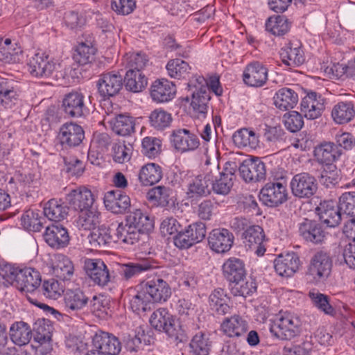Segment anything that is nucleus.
Masks as SVG:
<instances>
[{"instance_id":"24","label":"nucleus","mask_w":355,"mask_h":355,"mask_svg":"<svg viewBox=\"0 0 355 355\" xmlns=\"http://www.w3.org/2000/svg\"><path fill=\"white\" fill-rule=\"evenodd\" d=\"M44 238L46 243L55 249L67 247L70 240L67 230L58 224H52L47 226L44 234Z\"/></svg>"},{"instance_id":"11","label":"nucleus","mask_w":355,"mask_h":355,"mask_svg":"<svg viewBox=\"0 0 355 355\" xmlns=\"http://www.w3.org/2000/svg\"><path fill=\"white\" fill-rule=\"evenodd\" d=\"M291 188L295 197L309 198L317 191V184L314 177L309 173H302L293 178Z\"/></svg>"},{"instance_id":"21","label":"nucleus","mask_w":355,"mask_h":355,"mask_svg":"<svg viewBox=\"0 0 355 355\" xmlns=\"http://www.w3.org/2000/svg\"><path fill=\"white\" fill-rule=\"evenodd\" d=\"M42 277L38 270L33 268H24L18 272L15 286L21 292L32 293L39 288Z\"/></svg>"},{"instance_id":"3","label":"nucleus","mask_w":355,"mask_h":355,"mask_svg":"<svg viewBox=\"0 0 355 355\" xmlns=\"http://www.w3.org/2000/svg\"><path fill=\"white\" fill-rule=\"evenodd\" d=\"M149 322L156 330L166 333L169 337L182 342L184 335L179 324L175 323L174 317L166 309L159 308L150 315Z\"/></svg>"},{"instance_id":"28","label":"nucleus","mask_w":355,"mask_h":355,"mask_svg":"<svg viewBox=\"0 0 355 355\" xmlns=\"http://www.w3.org/2000/svg\"><path fill=\"white\" fill-rule=\"evenodd\" d=\"M33 330L35 332L34 340L39 343L41 353L45 354L50 352L52 349L51 344L52 327L47 324L44 320H38L34 324Z\"/></svg>"},{"instance_id":"2","label":"nucleus","mask_w":355,"mask_h":355,"mask_svg":"<svg viewBox=\"0 0 355 355\" xmlns=\"http://www.w3.org/2000/svg\"><path fill=\"white\" fill-rule=\"evenodd\" d=\"M187 85L189 90L191 92V105L193 111L198 114V118H205L207 113V105L211 98L207 80L203 76H196L189 80Z\"/></svg>"},{"instance_id":"39","label":"nucleus","mask_w":355,"mask_h":355,"mask_svg":"<svg viewBox=\"0 0 355 355\" xmlns=\"http://www.w3.org/2000/svg\"><path fill=\"white\" fill-rule=\"evenodd\" d=\"M210 182H213L212 171L207 173L203 179L200 176H198L193 182L189 184L187 195L190 198H203L206 197L210 193Z\"/></svg>"},{"instance_id":"35","label":"nucleus","mask_w":355,"mask_h":355,"mask_svg":"<svg viewBox=\"0 0 355 355\" xmlns=\"http://www.w3.org/2000/svg\"><path fill=\"white\" fill-rule=\"evenodd\" d=\"M248 329L247 321L239 315L225 318L221 324V329L229 337H240L245 334Z\"/></svg>"},{"instance_id":"49","label":"nucleus","mask_w":355,"mask_h":355,"mask_svg":"<svg viewBox=\"0 0 355 355\" xmlns=\"http://www.w3.org/2000/svg\"><path fill=\"white\" fill-rule=\"evenodd\" d=\"M211 347V342L208 336L200 332L193 336L189 347L190 355H209Z\"/></svg>"},{"instance_id":"15","label":"nucleus","mask_w":355,"mask_h":355,"mask_svg":"<svg viewBox=\"0 0 355 355\" xmlns=\"http://www.w3.org/2000/svg\"><path fill=\"white\" fill-rule=\"evenodd\" d=\"M28 71L35 77H49L57 69V64L48 55L36 53L29 59Z\"/></svg>"},{"instance_id":"52","label":"nucleus","mask_w":355,"mask_h":355,"mask_svg":"<svg viewBox=\"0 0 355 355\" xmlns=\"http://www.w3.org/2000/svg\"><path fill=\"white\" fill-rule=\"evenodd\" d=\"M231 293L234 296L246 297L252 295L257 291V283L254 278L249 277L236 281L231 286Z\"/></svg>"},{"instance_id":"51","label":"nucleus","mask_w":355,"mask_h":355,"mask_svg":"<svg viewBox=\"0 0 355 355\" xmlns=\"http://www.w3.org/2000/svg\"><path fill=\"white\" fill-rule=\"evenodd\" d=\"M162 178L161 167L155 163L144 166L139 173V179L144 184H154Z\"/></svg>"},{"instance_id":"46","label":"nucleus","mask_w":355,"mask_h":355,"mask_svg":"<svg viewBox=\"0 0 355 355\" xmlns=\"http://www.w3.org/2000/svg\"><path fill=\"white\" fill-rule=\"evenodd\" d=\"M10 336L14 343L18 345L28 344L32 338V331L28 324L23 321L14 323L10 329Z\"/></svg>"},{"instance_id":"9","label":"nucleus","mask_w":355,"mask_h":355,"mask_svg":"<svg viewBox=\"0 0 355 355\" xmlns=\"http://www.w3.org/2000/svg\"><path fill=\"white\" fill-rule=\"evenodd\" d=\"M84 268L87 275L97 285L104 286L112 281V274L103 261L100 259H87Z\"/></svg>"},{"instance_id":"27","label":"nucleus","mask_w":355,"mask_h":355,"mask_svg":"<svg viewBox=\"0 0 355 355\" xmlns=\"http://www.w3.org/2000/svg\"><path fill=\"white\" fill-rule=\"evenodd\" d=\"M243 242L249 248L255 249L258 256H262L266 252V248L262 243L265 239V234L263 228L259 225H251L248 227L242 235Z\"/></svg>"},{"instance_id":"19","label":"nucleus","mask_w":355,"mask_h":355,"mask_svg":"<svg viewBox=\"0 0 355 355\" xmlns=\"http://www.w3.org/2000/svg\"><path fill=\"white\" fill-rule=\"evenodd\" d=\"M157 268L156 263L150 259H137L119 265V273L126 281L140 274Z\"/></svg>"},{"instance_id":"14","label":"nucleus","mask_w":355,"mask_h":355,"mask_svg":"<svg viewBox=\"0 0 355 355\" xmlns=\"http://www.w3.org/2000/svg\"><path fill=\"white\" fill-rule=\"evenodd\" d=\"M239 173L245 182H259L265 180V164L258 157L245 159L239 168Z\"/></svg>"},{"instance_id":"58","label":"nucleus","mask_w":355,"mask_h":355,"mask_svg":"<svg viewBox=\"0 0 355 355\" xmlns=\"http://www.w3.org/2000/svg\"><path fill=\"white\" fill-rule=\"evenodd\" d=\"M162 141L153 137H146L141 143V152L148 158H155L161 152Z\"/></svg>"},{"instance_id":"31","label":"nucleus","mask_w":355,"mask_h":355,"mask_svg":"<svg viewBox=\"0 0 355 355\" xmlns=\"http://www.w3.org/2000/svg\"><path fill=\"white\" fill-rule=\"evenodd\" d=\"M299 232L304 240L314 244L321 243L325 237L322 225L315 220L306 219L300 224Z\"/></svg>"},{"instance_id":"63","label":"nucleus","mask_w":355,"mask_h":355,"mask_svg":"<svg viewBox=\"0 0 355 355\" xmlns=\"http://www.w3.org/2000/svg\"><path fill=\"white\" fill-rule=\"evenodd\" d=\"M136 7L135 0H112V8L116 12L126 15L131 13Z\"/></svg>"},{"instance_id":"26","label":"nucleus","mask_w":355,"mask_h":355,"mask_svg":"<svg viewBox=\"0 0 355 355\" xmlns=\"http://www.w3.org/2000/svg\"><path fill=\"white\" fill-rule=\"evenodd\" d=\"M222 270L225 279L232 284L247 275L244 261L236 257L227 259L223 264Z\"/></svg>"},{"instance_id":"55","label":"nucleus","mask_w":355,"mask_h":355,"mask_svg":"<svg viewBox=\"0 0 355 355\" xmlns=\"http://www.w3.org/2000/svg\"><path fill=\"white\" fill-rule=\"evenodd\" d=\"M105 227L92 229L88 236L92 247L94 248H105L110 243L113 236L110 235Z\"/></svg>"},{"instance_id":"61","label":"nucleus","mask_w":355,"mask_h":355,"mask_svg":"<svg viewBox=\"0 0 355 355\" xmlns=\"http://www.w3.org/2000/svg\"><path fill=\"white\" fill-rule=\"evenodd\" d=\"M42 293L48 298L55 300L63 292L58 280L50 279L44 282L42 284Z\"/></svg>"},{"instance_id":"54","label":"nucleus","mask_w":355,"mask_h":355,"mask_svg":"<svg viewBox=\"0 0 355 355\" xmlns=\"http://www.w3.org/2000/svg\"><path fill=\"white\" fill-rule=\"evenodd\" d=\"M148 118L150 125L159 130L168 128L173 120L171 114L162 109H155Z\"/></svg>"},{"instance_id":"7","label":"nucleus","mask_w":355,"mask_h":355,"mask_svg":"<svg viewBox=\"0 0 355 355\" xmlns=\"http://www.w3.org/2000/svg\"><path fill=\"white\" fill-rule=\"evenodd\" d=\"M85 137L83 128L77 123L70 122L63 124L57 137L58 144L62 149L79 146Z\"/></svg>"},{"instance_id":"56","label":"nucleus","mask_w":355,"mask_h":355,"mask_svg":"<svg viewBox=\"0 0 355 355\" xmlns=\"http://www.w3.org/2000/svg\"><path fill=\"white\" fill-rule=\"evenodd\" d=\"M166 69L171 78L180 79L186 77L191 67L185 61L180 59H175L168 62Z\"/></svg>"},{"instance_id":"6","label":"nucleus","mask_w":355,"mask_h":355,"mask_svg":"<svg viewBox=\"0 0 355 355\" xmlns=\"http://www.w3.org/2000/svg\"><path fill=\"white\" fill-rule=\"evenodd\" d=\"M62 109L68 117L71 118L85 117L89 113L85 95L76 90H73L64 96Z\"/></svg>"},{"instance_id":"5","label":"nucleus","mask_w":355,"mask_h":355,"mask_svg":"<svg viewBox=\"0 0 355 355\" xmlns=\"http://www.w3.org/2000/svg\"><path fill=\"white\" fill-rule=\"evenodd\" d=\"M94 201H69L75 211L78 212L76 223L79 229L92 230L100 223V212Z\"/></svg>"},{"instance_id":"12","label":"nucleus","mask_w":355,"mask_h":355,"mask_svg":"<svg viewBox=\"0 0 355 355\" xmlns=\"http://www.w3.org/2000/svg\"><path fill=\"white\" fill-rule=\"evenodd\" d=\"M343 207H340L338 201H320L315 208V212L319 216L320 220L328 227H334L339 225Z\"/></svg>"},{"instance_id":"44","label":"nucleus","mask_w":355,"mask_h":355,"mask_svg":"<svg viewBox=\"0 0 355 355\" xmlns=\"http://www.w3.org/2000/svg\"><path fill=\"white\" fill-rule=\"evenodd\" d=\"M279 54L282 62L291 68L301 65L305 60L303 51L300 46H285L281 49Z\"/></svg>"},{"instance_id":"4","label":"nucleus","mask_w":355,"mask_h":355,"mask_svg":"<svg viewBox=\"0 0 355 355\" xmlns=\"http://www.w3.org/2000/svg\"><path fill=\"white\" fill-rule=\"evenodd\" d=\"M302 330L300 318L293 313H286L270 325V331L280 340H291L300 336Z\"/></svg>"},{"instance_id":"60","label":"nucleus","mask_w":355,"mask_h":355,"mask_svg":"<svg viewBox=\"0 0 355 355\" xmlns=\"http://www.w3.org/2000/svg\"><path fill=\"white\" fill-rule=\"evenodd\" d=\"M284 123L287 130L291 132L299 131L304 125V120L301 114L291 111L284 115Z\"/></svg>"},{"instance_id":"64","label":"nucleus","mask_w":355,"mask_h":355,"mask_svg":"<svg viewBox=\"0 0 355 355\" xmlns=\"http://www.w3.org/2000/svg\"><path fill=\"white\" fill-rule=\"evenodd\" d=\"M128 66L130 69L141 71L147 64L148 60L144 53H133L128 58Z\"/></svg>"},{"instance_id":"48","label":"nucleus","mask_w":355,"mask_h":355,"mask_svg":"<svg viewBox=\"0 0 355 355\" xmlns=\"http://www.w3.org/2000/svg\"><path fill=\"white\" fill-rule=\"evenodd\" d=\"M265 26L268 32L280 37L288 32L291 22L284 15H273L267 19Z\"/></svg>"},{"instance_id":"13","label":"nucleus","mask_w":355,"mask_h":355,"mask_svg":"<svg viewBox=\"0 0 355 355\" xmlns=\"http://www.w3.org/2000/svg\"><path fill=\"white\" fill-rule=\"evenodd\" d=\"M89 297L80 288L67 290L63 297V306L67 313L77 315L88 307Z\"/></svg>"},{"instance_id":"17","label":"nucleus","mask_w":355,"mask_h":355,"mask_svg":"<svg viewBox=\"0 0 355 355\" xmlns=\"http://www.w3.org/2000/svg\"><path fill=\"white\" fill-rule=\"evenodd\" d=\"M300 265L299 256L293 252L281 254L274 260V268L282 277H292L299 270Z\"/></svg>"},{"instance_id":"42","label":"nucleus","mask_w":355,"mask_h":355,"mask_svg":"<svg viewBox=\"0 0 355 355\" xmlns=\"http://www.w3.org/2000/svg\"><path fill=\"white\" fill-rule=\"evenodd\" d=\"M288 191L286 187L281 182H269L263 186L259 192V200H287Z\"/></svg>"},{"instance_id":"23","label":"nucleus","mask_w":355,"mask_h":355,"mask_svg":"<svg viewBox=\"0 0 355 355\" xmlns=\"http://www.w3.org/2000/svg\"><path fill=\"white\" fill-rule=\"evenodd\" d=\"M268 69L259 62L248 64L243 73L245 84L250 87H261L268 80Z\"/></svg>"},{"instance_id":"62","label":"nucleus","mask_w":355,"mask_h":355,"mask_svg":"<svg viewBox=\"0 0 355 355\" xmlns=\"http://www.w3.org/2000/svg\"><path fill=\"white\" fill-rule=\"evenodd\" d=\"M187 233L194 244L201 242L206 236V226L202 222H197L189 225L187 227Z\"/></svg>"},{"instance_id":"8","label":"nucleus","mask_w":355,"mask_h":355,"mask_svg":"<svg viewBox=\"0 0 355 355\" xmlns=\"http://www.w3.org/2000/svg\"><path fill=\"white\" fill-rule=\"evenodd\" d=\"M171 142L175 149L181 153L194 151L200 144L198 137L186 128L174 130L171 134Z\"/></svg>"},{"instance_id":"38","label":"nucleus","mask_w":355,"mask_h":355,"mask_svg":"<svg viewBox=\"0 0 355 355\" xmlns=\"http://www.w3.org/2000/svg\"><path fill=\"white\" fill-rule=\"evenodd\" d=\"M275 105L282 110L293 108L298 102V95L292 89L283 87L279 89L273 97Z\"/></svg>"},{"instance_id":"37","label":"nucleus","mask_w":355,"mask_h":355,"mask_svg":"<svg viewBox=\"0 0 355 355\" xmlns=\"http://www.w3.org/2000/svg\"><path fill=\"white\" fill-rule=\"evenodd\" d=\"M123 84L128 91L138 93L146 88L148 84V79L141 71L129 69L123 78Z\"/></svg>"},{"instance_id":"22","label":"nucleus","mask_w":355,"mask_h":355,"mask_svg":"<svg viewBox=\"0 0 355 355\" xmlns=\"http://www.w3.org/2000/svg\"><path fill=\"white\" fill-rule=\"evenodd\" d=\"M234 243L233 234L227 229L213 230L209 235L208 243L210 248L217 253L228 252Z\"/></svg>"},{"instance_id":"53","label":"nucleus","mask_w":355,"mask_h":355,"mask_svg":"<svg viewBox=\"0 0 355 355\" xmlns=\"http://www.w3.org/2000/svg\"><path fill=\"white\" fill-rule=\"evenodd\" d=\"M129 303L131 309L135 313L139 314L150 309L152 300L142 286L141 290L137 291V293L132 297Z\"/></svg>"},{"instance_id":"59","label":"nucleus","mask_w":355,"mask_h":355,"mask_svg":"<svg viewBox=\"0 0 355 355\" xmlns=\"http://www.w3.org/2000/svg\"><path fill=\"white\" fill-rule=\"evenodd\" d=\"M309 296L313 304L319 310L327 315H333L334 309L329 304V298L327 295L318 291H310Z\"/></svg>"},{"instance_id":"32","label":"nucleus","mask_w":355,"mask_h":355,"mask_svg":"<svg viewBox=\"0 0 355 355\" xmlns=\"http://www.w3.org/2000/svg\"><path fill=\"white\" fill-rule=\"evenodd\" d=\"M127 223L132 226L141 235L148 233L154 228V221L148 215L144 214L138 209L130 212L125 218Z\"/></svg>"},{"instance_id":"25","label":"nucleus","mask_w":355,"mask_h":355,"mask_svg":"<svg viewBox=\"0 0 355 355\" xmlns=\"http://www.w3.org/2000/svg\"><path fill=\"white\" fill-rule=\"evenodd\" d=\"M175 85L166 79H158L150 86V96L157 103H166L175 96Z\"/></svg>"},{"instance_id":"30","label":"nucleus","mask_w":355,"mask_h":355,"mask_svg":"<svg viewBox=\"0 0 355 355\" xmlns=\"http://www.w3.org/2000/svg\"><path fill=\"white\" fill-rule=\"evenodd\" d=\"M218 166L212 171L213 182H210L214 191L218 194L226 195L233 185L232 179L234 173L232 170L225 169L223 172L218 171Z\"/></svg>"},{"instance_id":"43","label":"nucleus","mask_w":355,"mask_h":355,"mask_svg":"<svg viewBox=\"0 0 355 355\" xmlns=\"http://www.w3.org/2000/svg\"><path fill=\"white\" fill-rule=\"evenodd\" d=\"M45 218L50 220L60 221L66 218L69 207L64 201H47L43 207Z\"/></svg>"},{"instance_id":"33","label":"nucleus","mask_w":355,"mask_h":355,"mask_svg":"<svg viewBox=\"0 0 355 355\" xmlns=\"http://www.w3.org/2000/svg\"><path fill=\"white\" fill-rule=\"evenodd\" d=\"M300 107L302 113L307 119L310 120L320 116L324 109L323 103L317 98L315 92L309 93L304 96L301 101Z\"/></svg>"},{"instance_id":"20","label":"nucleus","mask_w":355,"mask_h":355,"mask_svg":"<svg viewBox=\"0 0 355 355\" xmlns=\"http://www.w3.org/2000/svg\"><path fill=\"white\" fill-rule=\"evenodd\" d=\"M143 287L150 297L152 302H164L171 295L168 284L159 277L147 281Z\"/></svg>"},{"instance_id":"16","label":"nucleus","mask_w":355,"mask_h":355,"mask_svg":"<svg viewBox=\"0 0 355 355\" xmlns=\"http://www.w3.org/2000/svg\"><path fill=\"white\" fill-rule=\"evenodd\" d=\"M341 154V149L332 142L322 143L314 149V156L317 161L326 165L330 171H334L336 168L333 163L338 159Z\"/></svg>"},{"instance_id":"34","label":"nucleus","mask_w":355,"mask_h":355,"mask_svg":"<svg viewBox=\"0 0 355 355\" xmlns=\"http://www.w3.org/2000/svg\"><path fill=\"white\" fill-rule=\"evenodd\" d=\"M18 96L15 81L0 77V105L6 109L11 108Z\"/></svg>"},{"instance_id":"10","label":"nucleus","mask_w":355,"mask_h":355,"mask_svg":"<svg viewBox=\"0 0 355 355\" xmlns=\"http://www.w3.org/2000/svg\"><path fill=\"white\" fill-rule=\"evenodd\" d=\"M123 80L122 76L116 73L101 74L96 84L98 94L103 99L116 95L122 89Z\"/></svg>"},{"instance_id":"47","label":"nucleus","mask_w":355,"mask_h":355,"mask_svg":"<svg viewBox=\"0 0 355 355\" xmlns=\"http://www.w3.org/2000/svg\"><path fill=\"white\" fill-rule=\"evenodd\" d=\"M141 234L125 222L118 223L114 232V241L132 245L140 239Z\"/></svg>"},{"instance_id":"1","label":"nucleus","mask_w":355,"mask_h":355,"mask_svg":"<svg viewBox=\"0 0 355 355\" xmlns=\"http://www.w3.org/2000/svg\"><path fill=\"white\" fill-rule=\"evenodd\" d=\"M331 269L332 260L329 254L318 251L311 258L306 275L310 283L318 286L327 280Z\"/></svg>"},{"instance_id":"18","label":"nucleus","mask_w":355,"mask_h":355,"mask_svg":"<svg viewBox=\"0 0 355 355\" xmlns=\"http://www.w3.org/2000/svg\"><path fill=\"white\" fill-rule=\"evenodd\" d=\"M92 347L104 355H117L121 349L118 338L107 332L100 331L93 337Z\"/></svg>"},{"instance_id":"57","label":"nucleus","mask_w":355,"mask_h":355,"mask_svg":"<svg viewBox=\"0 0 355 355\" xmlns=\"http://www.w3.org/2000/svg\"><path fill=\"white\" fill-rule=\"evenodd\" d=\"M96 49L93 46H89L81 43L76 49V53L73 58L79 64L85 65L92 62L95 60Z\"/></svg>"},{"instance_id":"36","label":"nucleus","mask_w":355,"mask_h":355,"mask_svg":"<svg viewBox=\"0 0 355 355\" xmlns=\"http://www.w3.org/2000/svg\"><path fill=\"white\" fill-rule=\"evenodd\" d=\"M229 298L221 288L215 289L209 297V306L216 315L230 313L232 308L228 304Z\"/></svg>"},{"instance_id":"40","label":"nucleus","mask_w":355,"mask_h":355,"mask_svg":"<svg viewBox=\"0 0 355 355\" xmlns=\"http://www.w3.org/2000/svg\"><path fill=\"white\" fill-rule=\"evenodd\" d=\"M109 123L112 131L120 136H128L135 131V120L128 115H116L110 120Z\"/></svg>"},{"instance_id":"41","label":"nucleus","mask_w":355,"mask_h":355,"mask_svg":"<svg viewBox=\"0 0 355 355\" xmlns=\"http://www.w3.org/2000/svg\"><path fill=\"white\" fill-rule=\"evenodd\" d=\"M44 216H42L39 211L28 209L21 217V224L24 230L28 232H39L46 223Z\"/></svg>"},{"instance_id":"50","label":"nucleus","mask_w":355,"mask_h":355,"mask_svg":"<svg viewBox=\"0 0 355 355\" xmlns=\"http://www.w3.org/2000/svg\"><path fill=\"white\" fill-rule=\"evenodd\" d=\"M355 115L352 102H340L332 110L331 116L336 123L343 124L350 121Z\"/></svg>"},{"instance_id":"45","label":"nucleus","mask_w":355,"mask_h":355,"mask_svg":"<svg viewBox=\"0 0 355 355\" xmlns=\"http://www.w3.org/2000/svg\"><path fill=\"white\" fill-rule=\"evenodd\" d=\"M234 144L239 148L250 147L255 149L259 146V136L252 130L242 128L235 132L232 136Z\"/></svg>"},{"instance_id":"29","label":"nucleus","mask_w":355,"mask_h":355,"mask_svg":"<svg viewBox=\"0 0 355 355\" xmlns=\"http://www.w3.org/2000/svg\"><path fill=\"white\" fill-rule=\"evenodd\" d=\"M72 261L63 254H57L52 260L51 273L59 280H70L73 275Z\"/></svg>"}]
</instances>
